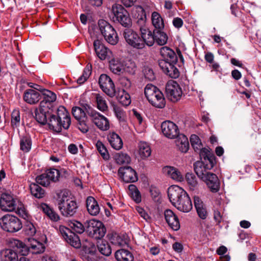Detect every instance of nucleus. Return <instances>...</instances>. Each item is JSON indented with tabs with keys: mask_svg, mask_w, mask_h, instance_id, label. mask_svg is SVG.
Instances as JSON below:
<instances>
[{
	"mask_svg": "<svg viewBox=\"0 0 261 261\" xmlns=\"http://www.w3.org/2000/svg\"><path fill=\"white\" fill-rule=\"evenodd\" d=\"M96 146L97 150L101 155L102 158L105 160H108L109 158V154L105 146L101 141H97L96 144Z\"/></svg>",
	"mask_w": 261,
	"mask_h": 261,
	"instance_id": "obj_48",
	"label": "nucleus"
},
{
	"mask_svg": "<svg viewBox=\"0 0 261 261\" xmlns=\"http://www.w3.org/2000/svg\"><path fill=\"white\" fill-rule=\"evenodd\" d=\"M163 172L173 179L177 181H181L183 179L180 172L177 169L173 167H165L163 168Z\"/></svg>",
	"mask_w": 261,
	"mask_h": 261,
	"instance_id": "obj_34",
	"label": "nucleus"
},
{
	"mask_svg": "<svg viewBox=\"0 0 261 261\" xmlns=\"http://www.w3.org/2000/svg\"><path fill=\"white\" fill-rule=\"evenodd\" d=\"M120 83L125 89H128L131 86L130 81L126 77H123L120 80Z\"/></svg>",
	"mask_w": 261,
	"mask_h": 261,
	"instance_id": "obj_58",
	"label": "nucleus"
},
{
	"mask_svg": "<svg viewBox=\"0 0 261 261\" xmlns=\"http://www.w3.org/2000/svg\"><path fill=\"white\" fill-rule=\"evenodd\" d=\"M115 257L117 261H134L133 253L128 250L121 249L116 251Z\"/></svg>",
	"mask_w": 261,
	"mask_h": 261,
	"instance_id": "obj_29",
	"label": "nucleus"
},
{
	"mask_svg": "<svg viewBox=\"0 0 261 261\" xmlns=\"http://www.w3.org/2000/svg\"><path fill=\"white\" fill-rule=\"evenodd\" d=\"M151 21L155 30H163L164 28L163 19L158 12H153L152 13Z\"/></svg>",
	"mask_w": 261,
	"mask_h": 261,
	"instance_id": "obj_37",
	"label": "nucleus"
},
{
	"mask_svg": "<svg viewBox=\"0 0 261 261\" xmlns=\"http://www.w3.org/2000/svg\"><path fill=\"white\" fill-rule=\"evenodd\" d=\"M118 174L125 182H134L138 180L137 173L130 166L119 168Z\"/></svg>",
	"mask_w": 261,
	"mask_h": 261,
	"instance_id": "obj_19",
	"label": "nucleus"
},
{
	"mask_svg": "<svg viewBox=\"0 0 261 261\" xmlns=\"http://www.w3.org/2000/svg\"><path fill=\"white\" fill-rule=\"evenodd\" d=\"M70 227L78 233H82L86 230L85 226L80 222L77 221H71L70 223Z\"/></svg>",
	"mask_w": 261,
	"mask_h": 261,
	"instance_id": "obj_49",
	"label": "nucleus"
},
{
	"mask_svg": "<svg viewBox=\"0 0 261 261\" xmlns=\"http://www.w3.org/2000/svg\"><path fill=\"white\" fill-rule=\"evenodd\" d=\"M139 153L142 158H147L151 155V148L147 143L141 142L139 143Z\"/></svg>",
	"mask_w": 261,
	"mask_h": 261,
	"instance_id": "obj_40",
	"label": "nucleus"
},
{
	"mask_svg": "<svg viewBox=\"0 0 261 261\" xmlns=\"http://www.w3.org/2000/svg\"><path fill=\"white\" fill-rule=\"evenodd\" d=\"M85 104L86 103L83 104L82 106H84ZM83 107L84 108V106H83ZM72 113L74 117L78 121L83 119H87V118L86 116L87 112L85 109L83 110L80 107H74L72 109Z\"/></svg>",
	"mask_w": 261,
	"mask_h": 261,
	"instance_id": "obj_42",
	"label": "nucleus"
},
{
	"mask_svg": "<svg viewBox=\"0 0 261 261\" xmlns=\"http://www.w3.org/2000/svg\"><path fill=\"white\" fill-rule=\"evenodd\" d=\"M110 69L111 71L116 74H120L124 70L123 63L118 58H114L110 60Z\"/></svg>",
	"mask_w": 261,
	"mask_h": 261,
	"instance_id": "obj_30",
	"label": "nucleus"
},
{
	"mask_svg": "<svg viewBox=\"0 0 261 261\" xmlns=\"http://www.w3.org/2000/svg\"><path fill=\"white\" fill-rule=\"evenodd\" d=\"M91 65L88 64L85 68L82 75L77 80V83L82 84L87 81L91 74Z\"/></svg>",
	"mask_w": 261,
	"mask_h": 261,
	"instance_id": "obj_47",
	"label": "nucleus"
},
{
	"mask_svg": "<svg viewBox=\"0 0 261 261\" xmlns=\"http://www.w3.org/2000/svg\"><path fill=\"white\" fill-rule=\"evenodd\" d=\"M145 76L150 81H152L155 79L153 70L150 69L145 71Z\"/></svg>",
	"mask_w": 261,
	"mask_h": 261,
	"instance_id": "obj_63",
	"label": "nucleus"
},
{
	"mask_svg": "<svg viewBox=\"0 0 261 261\" xmlns=\"http://www.w3.org/2000/svg\"><path fill=\"white\" fill-rule=\"evenodd\" d=\"M150 36L153 39L151 46L155 42L159 45H164L167 43L168 38L167 34L162 30H153V33L151 32Z\"/></svg>",
	"mask_w": 261,
	"mask_h": 261,
	"instance_id": "obj_26",
	"label": "nucleus"
},
{
	"mask_svg": "<svg viewBox=\"0 0 261 261\" xmlns=\"http://www.w3.org/2000/svg\"><path fill=\"white\" fill-rule=\"evenodd\" d=\"M86 120H79L77 124L78 128L83 133H86L89 130V126L86 124Z\"/></svg>",
	"mask_w": 261,
	"mask_h": 261,
	"instance_id": "obj_55",
	"label": "nucleus"
},
{
	"mask_svg": "<svg viewBox=\"0 0 261 261\" xmlns=\"http://www.w3.org/2000/svg\"><path fill=\"white\" fill-rule=\"evenodd\" d=\"M12 243L14 247L16 248V249L15 250H19L20 251H22L23 249L25 248L24 244L18 240H14Z\"/></svg>",
	"mask_w": 261,
	"mask_h": 261,
	"instance_id": "obj_57",
	"label": "nucleus"
},
{
	"mask_svg": "<svg viewBox=\"0 0 261 261\" xmlns=\"http://www.w3.org/2000/svg\"><path fill=\"white\" fill-rule=\"evenodd\" d=\"M172 23L174 27L177 29L180 28L184 24L183 20L179 17L174 18Z\"/></svg>",
	"mask_w": 261,
	"mask_h": 261,
	"instance_id": "obj_60",
	"label": "nucleus"
},
{
	"mask_svg": "<svg viewBox=\"0 0 261 261\" xmlns=\"http://www.w3.org/2000/svg\"><path fill=\"white\" fill-rule=\"evenodd\" d=\"M20 149L24 151L28 152L31 148V140L27 137H23L20 140Z\"/></svg>",
	"mask_w": 261,
	"mask_h": 261,
	"instance_id": "obj_50",
	"label": "nucleus"
},
{
	"mask_svg": "<svg viewBox=\"0 0 261 261\" xmlns=\"http://www.w3.org/2000/svg\"><path fill=\"white\" fill-rule=\"evenodd\" d=\"M186 179L191 190L194 191L198 189V181L194 174L187 173L186 175Z\"/></svg>",
	"mask_w": 261,
	"mask_h": 261,
	"instance_id": "obj_43",
	"label": "nucleus"
},
{
	"mask_svg": "<svg viewBox=\"0 0 261 261\" xmlns=\"http://www.w3.org/2000/svg\"><path fill=\"white\" fill-rule=\"evenodd\" d=\"M43 99L41 102H44L45 106H48L49 108L53 109V102L56 100V95L51 91L44 90Z\"/></svg>",
	"mask_w": 261,
	"mask_h": 261,
	"instance_id": "obj_35",
	"label": "nucleus"
},
{
	"mask_svg": "<svg viewBox=\"0 0 261 261\" xmlns=\"http://www.w3.org/2000/svg\"><path fill=\"white\" fill-rule=\"evenodd\" d=\"M115 159L118 164H129L130 162V158L125 153L120 152L115 155Z\"/></svg>",
	"mask_w": 261,
	"mask_h": 261,
	"instance_id": "obj_45",
	"label": "nucleus"
},
{
	"mask_svg": "<svg viewBox=\"0 0 261 261\" xmlns=\"http://www.w3.org/2000/svg\"><path fill=\"white\" fill-rule=\"evenodd\" d=\"M113 110L116 116L119 120H123L124 119V112L121 108L117 106L114 105Z\"/></svg>",
	"mask_w": 261,
	"mask_h": 261,
	"instance_id": "obj_54",
	"label": "nucleus"
},
{
	"mask_svg": "<svg viewBox=\"0 0 261 261\" xmlns=\"http://www.w3.org/2000/svg\"><path fill=\"white\" fill-rule=\"evenodd\" d=\"M117 98L119 102L124 106H128L131 102L130 96L124 89L118 91Z\"/></svg>",
	"mask_w": 261,
	"mask_h": 261,
	"instance_id": "obj_39",
	"label": "nucleus"
},
{
	"mask_svg": "<svg viewBox=\"0 0 261 261\" xmlns=\"http://www.w3.org/2000/svg\"><path fill=\"white\" fill-rule=\"evenodd\" d=\"M50 111L48 115L47 123L49 128L57 132H60L62 128L68 129L70 125L71 120L68 112L63 106H60L56 112V115Z\"/></svg>",
	"mask_w": 261,
	"mask_h": 261,
	"instance_id": "obj_3",
	"label": "nucleus"
},
{
	"mask_svg": "<svg viewBox=\"0 0 261 261\" xmlns=\"http://www.w3.org/2000/svg\"><path fill=\"white\" fill-rule=\"evenodd\" d=\"M57 202L59 210L64 217L73 216L78 207L76 201L70 197V193L66 190L57 194Z\"/></svg>",
	"mask_w": 261,
	"mask_h": 261,
	"instance_id": "obj_4",
	"label": "nucleus"
},
{
	"mask_svg": "<svg viewBox=\"0 0 261 261\" xmlns=\"http://www.w3.org/2000/svg\"><path fill=\"white\" fill-rule=\"evenodd\" d=\"M130 191V195L136 203H139L141 201V196L140 192L136 186L134 185H129L128 187Z\"/></svg>",
	"mask_w": 261,
	"mask_h": 261,
	"instance_id": "obj_44",
	"label": "nucleus"
},
{
	"mask_svg": "<svg viewBox=\"0 0 261 261\" xmlns=\"http://www.w3.org/2000/svg\"><path fill=\"white\" fill-rule=\"evenodd\" d=\"M190 142L192 146L194 148L195 151H199V154H200V152L202 150H203L204 148H206L205 147L202 148V143L201 142L200 139L196 135H192L190 137ZM210 150H211L212 152V150L208 148H207Z\"/></svg>",
	"mask_w": 261,
	"mask_h": 261,
	"instance_id": "obj_41",
	"label": "nucleus"
},
{
	"mask_svg": "<svg viewBox=\"0 0 261 261\" xmlns=\"http://www.w3.org/2000/svg\"><path fill=\"white\" fill-rule=\"evenodd\" d=\"M25 231L28 235L33 236L36 233V229L32 223H29L26 226Z\"/></svg>",
	"mask_w": 261,
	"mask_h": 261,
	"instance_id": "obj_56",
	"label": "nucleus"
},
{
	"mask_svg": "<svg viewBox=\"0 0 261 261\" xmlns=\"http://www.w3.org/2000/svg\"><path fill=\"white\" fill-rule=\"evenodd\" d=\"M140 36L136 32L132 29H125L123 33V36L126 43L131 47L142 49L146 46H151L153 42L152 37L149 35L145 36L143 34Z\"/></svg>",
	"mask_w": 261,
	"mask_h": 261,
	"instance_id": "obj_5",
	"label": "nucleus"
},
{
	"mask_svg": "<svg viewBox=\"0 0 261 261\" xmlns=\"http://www.w3.org/2000/svg\"><path fill=\"white\" fill-rule=\"evenodd\" d=\"M164 216L166 222L171 228L174 230L179 229L180 224L178 217L171 210H166L164 212Z\"/></svg>",
	"mask_w": 261,
	"mask_h": 261,
	"instance_id": "obj_23",
	"label": "nucleus"
},
{
	"mask_svg": "<svg viewBox=\"0 0 261 261\" xmlns=\"http://www.w3.org/2000/svg\"><path fill=\"white\" fill-rule=\"evenodd\" d=\"M44 102H40L39 108L35 110L34 117L36 120L41 125H45L47 123L48 115L53 109L49 108L48 106H45Z\"/></svg>",
	"mask_w": 261,
	"mask_h": 261,
	"instance_id": "obj_17",
	"label": "nucleus"
},
{
	"mask_svg": "<svg viewBox=\"0 0 261 261\" xmlns=\"http://www.w3.org/2000/svg\"><path fill=\"white\" fill-rule=\"evenodd\" d=\"M136 12L138 14L136 17V28L139 30L140 34H143L144 36L151 35L150 31L146 26V14L145 11L142 7H139Z\"/></svg>",
	"mask_w": 261,
	"mask_h": 261,
	"instance_id": "obj_14",
	"label": "nucleus"
},
{
	"mask_svg": "<svg viewBox=\"0 0 261 261\" xmlns=\"http://www.w3.org/2000/svg\"><path fill=\"white\" fill-rule=\"evenodd\" d=\"M112 11L116 20L123 27H130L132 19L127 11L120 4L115 3L112 6Z\"/></svg>",
	"mask_w": 261,
	"mask_h": 261,
	"instance_id": "obj_11",
	"label": "nucleus"
},
{
	"mask_svg": "<svg viewBox=\"0 0 261 261\" xmlns=\"http://www.w3.org/2000/svg\"><path fill=\"white\" fill-rule=\"evenodd\" d=\"M194 205L196 210L204 206L203 202L199 197L195 196L194 198Z\"/></svg>",
	"mask_w": 261,
	"mask_h": 261,
	"instance_id": "obj_61",
	"label": "nucleus"
},
{
	"mask_svg": "<svg viewBox=\"0 0 261 261\" xmlns=\"http://www.w3.org/2000/svg\"><path fill=\"white\" fill-rule=\"evenodd\" d=\"M160 54L163 58L162 60L172 63H176L177 61V57L175 53L167 46L161 48Z\"/></svg>",
	"mask_w": 261,
	"mask_h": 261,
	"instance_id": "obj_27",
	"label": "nucleus"
},
{
	"mask_svg": "<svg viewBox=\"0 0 261 261\" xmlns=\"http://www.w3.org/2000/svg\"><path fill=\"white\" fill-rule=\"evenodd\" d=\"M176 63L164 60H160L159 62V65L166 75L171 78L176 79L179 75V72L178 69L174 66V64Z\"/></svg>",
	"mask_w": 261,
	"mask_h": 261,
	"instance_id": "obj_20",
	"label": "nucleus"
},
{
	"mask_svg": "<svg viewBox=\"0 0 261 261\" xmlns=\"http://www.w3.org/2000/svg\"><path fill=\"white\" fill-rule=\"evenodd\" d=\"M28 248L33 254L41 253L44 252L45 250L44 245L34 239L31 241L30 244Z\"/></svg>",
	"mask_w": 261,
	"mask_h": 261,
	"instance_id": "obj_36",
	"label": "nucleus"
},
{
	"mask_svg": "<svg viewBox=\"0 0 261 261\" xmlns=\"http://www.w3.org/2000/svg\"><path fill=\"white\" fill-rule=\"evenodd\" d=\"M170 201L179 211L187 213L192 208L191 200L186 192L178 186L173 185L168 190Z\"/></svg>",
	"mask_w": 261,
	"mask_h": 261,
	"instance_id": "obj_2",
	"label": "nucleus"
},
{
	"mask_svg": "<svg viewBox=\"0 0 261 261\" xmlns=\"http://www.w3.org/2000/svg\"><path fill=\"white\" fill-rule=\"evenodd\" d=\"M47 216L53 221H58L60 220L59 215L53 210L49 213Z\"/></svg>",
	"mask_w": 261,
	"mask_h": 261,
	"instance_id": "obj_62",
	"label": "nucleus"
},
{
	"mask_svg": "<svg viewBox=\"0 0 261 261\" xmlns=\"http://www.w3.org/2000/svg\"><path fill=\"white\" fill-rule=\"evenodd\" d=\"M200 161L194 164V171L207 186L211 191L217 192L220 189V182L217 175L208 171L216 164L215 156L207 148L201 150L200 154Z\"/></svg>",
	"mask_w": 261,
	"mask_h": 261,
	"instance_id": "obj_1",
	"label": "nucleus"
},
{
	"mask_svg": "<svg viewBox=\"0 0 261 261\" xmlns=\"http://www.w3.org/2000/svg\"><path fill=\"white\" fill-rule=\"evenodd\" d=\"M110 240L113 244L119 246L123 245L125 243L124 241L121 237L116 234L112 236V237L110 238Z\"/></svg>",
	"mask_w": 261,
	"mask_h": 261,
	"instance_id": "obj_53",
	"label": "nucleus"
},
{
	"mask_svg": "<svg viewBox=\"0 0 261 261\" xmlns=\"http://www.w3.org/2000/svg\"><path fill=\"white\" fill-rule=\"evenodd\" d=\"M95 98L97 109L101 112H105L107 111L108 107L105 98L99 94H96Z\"/></svg>",
	"mask_w": 261,
	"mask_h": 261,
	"instance_id": "obj_46",
	"label": "nucleus"
},
{
	"mask_svg": "<svg viewBox=\"0 0 261 261\" xmlns=\"http://www.w3.org/2000/svg\"><path fill=\"white\" fill-rule=\"evenodd\" d=\"M95 51L98 57L101 60L110 59L112 57V53L105 47L99 40H96L93 43Z\"/></svg>",
	"mask_w": 261,
	"mask_h": 261,
	"instance_id": "obj_22",
	"label": "nucleus"
},
{
	"mask_svg": "<svg viewBox=\"0 0 261 261\" xmlns=\"http://www.w3.org/2000/svg\"><path fill=\"white\" fill-rule=\"evenodd\" d=\"M99 84L102 90L111 97L116 94V89L112 79L107 74H102L99 78Z\"/></svg>",
	"mask_w": 261,
	"mask_h": 261,
	"instance_id": "obj_16",
	"label": "nucleus"
},
{
	"mask_svg": "<svg viewBox=\"0 0 261 261\" xmlns=\"http://www.w3.org/2000/svg\"><path fill=\"white\" fill-rule=\"evenodd\" d=\"M30 189L32 195L37 198L40 199L45 196V192L44 190L37 184H31Z\"/></svg>",
	"mask_w": 261,
	"mask_h": 261,
	"instance_id": "obj_38",
	"label": "nucleus"
},
{
	"mask_svg": "<svg viewBox=\"0 0 261 261\" xmlns=\"http://www.w3.org/2000/svg\"><path fill=\"white\" fill-rule=\"evenodd\" d=\"M16 203L14 199L10 194L3 193L0 199V207L5 212H12L16 208Z\"/></svg>",
	"mask_w": 261,
	"mask_h": 261,
	"instance_id": "obj_21",
	"label": "nucleus"
},
{
	"mask_svg": "<svg viewBox=\"0 0 261 261\" xmlns=\"http://www.w3.org/2000/svg\"><path fill=\"white\" fill-rule=\"evenodd\" d=\"M59 231L67 243L71 246L79 248L81 246L79 237L69 228L63 225L59 226Z\"/></svg>",
	"mask_w": 261,
	"mask_h": 261,
	"instance_id": "obj_15",
	"label": "nucleus"
},
{
	"mask_svg": "<svg viewBox=\"0 0 261 261\" xmlns=\"http://www.w3.org/2000/svg\"><path fill=\"white\" fill-rule=\"evenodd\" d=\"M0 225L3 229L10 232L18 231L22 228L21 221L17 217L8 214L0 219Z\"/></svg>",
	"mask_w": 261,
	"mask_h": 261,
	"instance_id": "obj_10",
	"label": "nucleus"
},
{
	"mask_svg": "<svg viewBox=\"0 0 261 261\" xmlns=\"http://www.w3.org/2000/svg\"><path fill=\"white\" fill-rule=\"evenodd\" d=\"M86 206L89 213L92 216H97L100 212V207L96 200L91 196L87 198Z\"/></svg>",
	"mask_w": 261,
	"mask_h": 261,
	"instance_id": "obj_28",
	"label": "nucleus"
},
{
	"mask_svg": "<svg viewBox=\"0 0 261 261\" xmlns=\"http://www.w3.org/2000/svg\"><path fill=\"white\" fill-rule=\"evenodd\" d=\"M97 247L99 252L102 255L109 256L111 254L112 248L110 244L106 240H99L97 242Z\"/></svg>",
	"mask_w": 261,
	"mask_h": 261,
	"instance_id": "obj_32",
	"label": "nucleus"
},
{
	"mask_svg": "<svg viewBox=\"0 0 261 261\" xmlns=\"http://www.w3.org/2000/svg\"><path fill=\"white\" fill-rule=\"evenodd\" d=\"M196 211L199 217L200 218L202 219H205L206 218L207 216V213L205 206L199 208L196 210Z\"/></svg>",
	"mask_w": 261,
	"mask_h": 261,
	"instance_id": "obj_59",
	"label": "nucleus"
},
{
	"mask_svg": "<svg viewBox=\"0 0 261 261\" xmlns=\"http://www.w3.org/2000/svg\"><path fill=\"white\" fill-rule=\"evenodd\" d=\"M177 137L176 144L178 149L182 152H187L189 148L188 138L183 134L179 135Z\"/></svg>",
	"mask_w": 261,
	"mask_h": 261,
	"instance_id": "obj_33",
	"label": "nucleus"
},
{
	"mask_svg": "<svg viewBox=\"0 0 261 261\" xmlns=\"http://www.w3.org/2000/svg\"><path fill=\"white\" fill-rule=\"evenodd\" d=\"M60 172L56 169L47 170L45 173L37 176L36 177V181L44 187L49 186L50 182H56L59 180Z\"/></svg>",
	"mask_w": 261,
	"mask_h": 261,
	"instance_id": "obj_12",
	"label": "nucleus"
},
{
	"mask_svg": "<svg viewBox=\"0 0 261 261\" xmlns=\"http://www.w3.org/2000/svg\"><path fill=\"white\" fill-rule=\"evenodd\" d=\"M20 113L18 110H14L11 114V124L12 126L17 127L20 123Z\"/></svg>",
	"mask_w": 261,
	"mask_h": 261,
	"instance_id": "obj_51",
	"label": "nucleus"
},
{
	"mask_svg": "<svg viewBox=\"0 0 261 261\" xmlns=\"http://www.w3.org/2000/svg\"><path fill=\"white\" fill-rule=\"evenodd\" d=\"M23 99L29 104L35 105L41 99V95L36 90L29 89L24 92Z\"/></svg>",
	"mask_w": 261,
	"mask_h": 261,
	"instance_id": "obj_24",
	"label": "nucleus"
},
{
	"mask_svg": "<svg viewBox=\"0 0 261 261\" xmlns=\"http://www.w3.org/2000/svg\"><path fill=\"white\" fill-rule=\"evenodd\" d=\"M167 98L172 102L179 100L182 95V91L178 84L173 81L168 82L166 85Z\"/></svg>",
	"mask_w": 261,
	"mask_h": 261,
	"instance_id": "obj_13",
	"label": "nucleus"
},
{
	"mask_svg": "<svg viewBox=\"0 0 261 261\" xmlns=\"http://www.w3.org/2000/svg\"><path fill=\"white\" fill-rule=\"evenodd\" d=\"M161 129L164 135L169 139H174L179 135L178 126L170 121L163 122L161 124Z\"/></svg>",
	"mask_w": 261,
	"mask_h": 261,
	"instance_id": "obj_18",
	"label": "nucleus"
},
{
	"mask_svg": "<svg viewBox=\"0 0 261 261\" xmlns=\"http://www.w3.org/2000/svg\"><path fill=\"white\" fill-rule=\"evenodd\" d=\"M87 114L90 117L91 121L100 130H107L110 128L108 119L93 109L89 104L83 106Z\"/></svg>",
	"mask_w": 261,
	"mask_h": 261,
	"instance_id": "obj_7",
	"label": "nucleus"
},
{
	"mask_svg": "<svg viewBox=\"0 0 261 261\" xmlns=\"http://www.w3.org/2000/svg\"><path fill=\"white\" fill-rule=\"evenodd\" d=\"M214 219L217 225H219L224 220L223 212L218 209L214 210Z\"/></svg>",
	"mask_w": 261,
	"mask_h": 261,
	"instance_id": "obj_52",
	"label": "nucleus"
},
{
	"mask_svg": "<svg viewBox=\"0 0 261 261\" xmlns=\"http://www.w3.org/2000/svg\"><path fill=\"white\" fill-rule=\"evenodd\" d=\"M19 250H14L12 249H6L0 252L1 261H18L17 252Z\"/></svg>",
	"mask_w": 261,
	"mask_h": 261,
	"instance_id": "obj_25",
	"label": "nucleus"
},
{
	"mask_svg": "<svg viewBox=\"0 0 261 261\" xmlns=\"http://www.w3.org/2000/svg\"><path fill=\"white\" fill-rule=\"evenodd\" d=\"M85 227L89 236L96 240L101 239L106 233L104 224L101 221L95 219L87 221Z\"/></svg>",
	"mask_w": 261,
	"mask_h": 261,
	"instance_id": "obj_8",
	"label": "nucleus"
},
{
	"mask_svg": "<svg viewBox=\"0 0 261 261\" xmlns=\"http://www.w3.org/2000/svg\"><path fill=\"white\" fill-rule=\"evenodd\" d=\"M99 30L105 40L112 45H115L118 41L117 34L113 27L107 21L100 19L98 22Z\"/></svg>",
	"mask_w": 261,
	"mask_h": 261,
	"instance_id": "obj_9",
	"label": "nucleus"
},
{
	"mask_svg": "<svg viewBox=\"0 0 261 261\" xmlns=\"http://www.w3.org/2000/svg\"><path fill=\"white\" fill-rule=\"evenodd\" d=\"M108 141L111 146L116 150H119L122 147L123 143L120 137L115 133H110L108 136Z\"/></svg>",
	"mask_w": 261,
	"mask_h": 261,
	"instance_id": "obj_31",
	"label": "nucleus"
},
{
	"mask_svg": "<svg viewBox=\"0 0 261 261\" xmlns=\"http://www.w3.org/2000/svg\"><path fill=\"white\" fill-rule=\"evenodd\" d=\"M137 0H121L122 4L126 8L133 6Z\"/></svg>",
	"mask_w": 261,
	"mask_h": 261,
	"instance_id": "obj_64",
	"label": "nucleus"
},
{
	"mask_svg": "<svg viewBox=\"0 0 261 261\" xmlns=\"http://www.w3.org/2000/svg\"><path fill=\"white\" fill-rule=\"evenodd\" d=\"M145 96L148 101L153 106L163 108L165 106V100L163 93L155 86L147 84L144 89Z\"/></svg>",
	"mask_w": 261,
	"mask_h": 261,
	"instance_id": "obj_6",
	"label": "nucleus"
}]
</instances>
